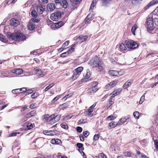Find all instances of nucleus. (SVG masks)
<instances>
[{"instance_id":"1","label":"nucleus","mask_w":158,"mask_h":158,"mask_svg":"<svg viewBox=\"0 0 158 158\" xmlns=\"http://www.w3.org/2000/svg\"><path fill=\"white\" fill-rule=\"evenodd\" d=\"M8 37L10 40H14L16 41H23L26 40V36L22 33L17 32L9 35Z\"/></svg>"},{"instance_id":"2","label":"nucleus","mask_w":158,"mask_h":158,"mask_svg":"<svg viewBox=\"0 0 158 158\" xmlns=\"http://www.w3.org/2000/svg\"><path fill=\"white\" fill-rule=\"evenodd\" d=\"M155 16V15L153 13L149 15V31H152L154 28V22L156 25L158 26V19L154 18L153 21V17Z\"/></svg>"},{"instance_id":"3","label":"nucleus","mask_w":158,"mask_h":158,"mask_svg":"<svg viewBox=\"0 0 158 158\" xmlns=\"http://www.w3.org/2000/svg\"><path fill=\"white\" fill-rule=\"evenodd\" d=\"M83 69V67H78L75 69L73 71V74L71 78L72 80H75L78 78Z\"/></svg>"},{"instance_id":"4","label":"nucleus","mask_w":158,"mask_h":158,"mask_svg":"<svg viewBox=\"0 0 158 158\" xmlns=\"http://www.w3.org/2000/svg\"><path fill=\"white\" fill-rule=\"evenodd\" d=\"M127 47L131 49H135L138 47V44L132 40H126L125 42Z\"/></svg>"},{"instance_id":"5","label":"nucleus","mask_w":158,"mask_h":158,"mask_svg":"<svg viewBox=\"0 0 158 158\" xmlns=\"http://www.w3.org/2000/svg\"><path fill=\"white\" fill-rule=\"evenodd\" d=\"M63 13H62L60 11H57L52 13L51 15V19L54 21H57L61 19L62 15Z\"/></svg>"},{"instance_id":"6","label":"nucleus","mask_w":158,"mask_h":158,"mask_svg":"<svg viewBox=\"0 0 158 158\" xmlns=\"http://www.w3.org/2000/svg\"><path fill=\"white\" fill-rule=\"evenodd\" d=\"M60 119V116L55 114H52L49 116L47 120L48 122L52 121V122L54 123L58 121Z\"/></svg>"},{"instance_id":"7","label":"nucleus","mask_w":158,"mask_h":158,"mask_svg":"<svg viewBox=\"0 0 158 158\" xmlns=\"http://www.w3.org/2000/svg\"><path fill=\"white\" fill-rule=\"evenodd\" d=\"M100 60H101L97 56H96L90 60V63L93 68H95Z\"/></svg>"},{"instance_id":"8","label":"nucleus","mask_w":158,"mask_h":158,"mask_svg":"<svg viewBox=\"0 0 158 158\" xmlns=\"http://www.w3.org/2000/svg\"><path fill=\"white\" fill-rule=\"evenodd\" d=\"M37 10L39 14H42L45 10V7L44 5H39L37 7Z\"/></svg>"},{"instance_id":"9","label":"nucleus","mask_w":158,"mask_h":158,"mask_svg":"<svg viewBox=\"0 0 158 158\" xmlns=\"http://www.w3.org/2000/svg\"><path fill=\"white\" fill-rule=\"evenodd\" d=\"M88 38L87 36H80L74 40L77 41V43H81L85 40Z\"/></svg>"},{"instance_id":"10","label":"nucleus","mask_w":158,"mask_h":158,"mask_svg":"<svg viewBox=\"0 0 158 158\" xmlns=\"http://www.w3.org/2000/svg\"><path fill=\"white\" fill-rule=\"evenodd\" d=\"M36 114V111L35 110H33L31 111L30 113L27 114V116L23 118V122H25L27 121L28 118H31L34 116Z\"/></svg>"},{"instance_id":"11","label":"nucleus","mask_w":158,"mask_h":158,"mask_svg":"<svg viewBox=\"0 0 158 158\" xmlns=\"http://www.w3.org/2000/svg\"><path fill=\"white\" fill-rule=\"evenodd\" d=\"M10 24L11 26L16 27L19 25V21L14 18H12L10 20Z\"/></svg>"},{"instance_id":"12","label":"nucleus","mask_w":158,"mask_h":158,"mask_svg":"<svg viewBox=\"0 0 158 158\" xmlns=\"http://www.w3.org/2000/svg\"><path fill=\"white\" fill-rule=\"evenodd\" d=\"M103 62L101 60L98 63L96 68H97L96 69L98 71H101L103 69Z\"/></svg>"},{"instance_id":"13","label":"nucleus","mask_w":158,"mask_h":158,"mask_svg":"<svg viewBox=\"0 0 158 158\" xmlns=\"http://www.w3.org/2000/svg\"><path fill=\"white\" fill-rule=\"evenodd\" d=\"M47 7L48 11L51 12L55 9L56 6L54 4L50 3L48 4Z\"/></svg>"},{"instance_id":"14","label":"nucleus","mask_w":158,"mask_h":158,"mask_svg":"<svg viewBox=\"0 0 158 158\" xmlns=\"http://www.w3.org/2000/svg\"><path fill=\"white\" fill-rule=\"evenodd\" d=\"M128 118H126V117H123L121 118H120L118 122L117 123V124L118 126L120 125H122L123 123H125L126 120Z\"/></svg>"},{"instance_id":"15","label":"nucleus","mask_w":158,"mask_h":158,"mask_svg":"<svg viewBox=\"0 0 158 158\" xmlns=\"http://www.w3.org/2000/svg\"><path fill=\"white\" fill-rule=\"evenodd\" d=\"M12 72L13 73H15L16 74L20 75L23 73V70L21 69H16L13 70Z\"/></svg>"},{"instance_id":"16","label":"nucleus","mask_w":158,"mask_h":158,"mask_svg":"<svg viewBox=\"0 0 158 158\" xmlns=\"http://www.w3.org/2000/svg\"><path fill=\"white\" fill-rule=\"evenodd\" d=\"M117 83V82L116 81H113L109 83L106 87H107L109 89L115 86Z\"/></svg>"},{"instance_id":"17","label":"nucleus","mask_w":158,"mask_h":158,"mask_svg":"<svg viewBox=\"0 0 158 158\" xmlns=\"http://www.w3.org/2000/svg\"><path fill=\"white\" fill-rule=\"evenodd\" d=\"M122 91V89L121 88H119L118 89L114 90L111 93L112 94V96H116L119 94L121 91Z\"/></svg>"},{"instance_id":"18","label":"nucleus","mask_w":158,"mask_h":158,"mask_svg":"<svg viewBox=\"0 0 158 158\" xmlns=\"http://www.w3.org/2000/svg\"><path fill=\"white\" fill-rule=\"evenodd\" d=\"M28 29L30 30H33L35 28V25L33 22H30L28 26Z\"/></svg>"},{"instance_id":"19","label":"nucleus","mask_w":158,"mask_h":158,"mask_svg":"<svg viewBox=\"0 0 158 158\" xmlns=\"http://www.w3.org/2000/svg\"><path fill=\"white\" fill-rule=\"evenodd\" d=\"M34 70L36 72V74L38 76H44V74L42 72L41 69H40L38 68H34Z\"/></svg>"},{"instance_id":"20","label":"nucleus","mask_w":158,"mask_h":158,"mask_svg":"<svg viewBox=\"0 0 158 158\" xmlns=\"http://www.w3.org/2000/svg\"><path fill=\"white\" fill-rule=\"evenodd\" d=\"M93 17V15L89 14L85 19V23H88L90 21L92 20Z\"/></svg>"},{"instance_id":"21","label":"nucleus","mask_w":158,"mask_h":158,"mask_svg":"<svg viewBox=\"0 0 158 158\" xmlns=\"http://www.w3.org/2000/svg\"><path fill=\"white\" fill-rule=\"evenodd\" d=\"M109 74L113 76H118V71L115 70H110L109 71Z\"/></svg>"},{"instance_id":"22","label":"nucleus","mask_w":158,"mask_h":158,"mask_svg":"<svg viewBox=\"0 0 158 158\" xmlns=\"http://www.w3.org/2000/svg\"><path fill=\"white\" fill-rule=\"evenodd\" d=\"M71 2L72 5L75 7L79 3V0H71Z\"/></svg>"},{"instance_id":"23","label":"nucleus","mask_w":158,"mask_h":158,"mask_svg":"<svg viewBox=\"0 0 158 158\" xmlns=\"http://www.w3.org/2000/svg\"><path fill=\"white\" fill-rule=\"evenodd\" d=\"M118 126L117 124V123L116 122H111L109 124V127H110V129L116 127V126Z\"/></svg>"},{"instance_id":"24","label":"nucleus","mask_w":158,"mask_h":158,"mask_svg":"<svg viewBox=\"0 0 158 158\" xmlns=\"http://www.w3.org/2000/svg\"><path fill=\"white\" fill-rule=\"evenodd\" d=\"M69 106V105L66 103H64L60 106L59 108L60 109L64 110Z\"/></svg>"},{"instance_id":"25","label":"nucleus","mask_w":158,"mask_h":158,"mask_svg":"<svg viewBox=\"0 0 158 158\" xmlns=\"http://www.w3.org/2000/svg\"><path fill=\"white\" fill-rule=\"evenodd\" d=\"M158 3V0H153L149 3V7Z\"/></svg>"},{"instance_id":"26","label":"nucleus","mask_w":158,"mask_h":158,"mask_svg":"<svg viewBox=\"0 0 158 158\" xmlns=\"http://www.w3.org/2000/svg\"><path fill=\"white\" fill-rule=\"evenodd\" d=\"M119 48L121 51H125L127 49L125 45L123 44H120L119 45Z\"/></svg>"},{"instance_id":"27","label":"nucleus","mask_w":158,"mask_h":158,"mask_svg":"<svg viewBox=\"0 0 158 158\" xmlns=\"http://www.w3.org/2000/svg\"><path fill=\"white\" fill-rule=\"evenodd\" d=\"M93 83L94 84L95 83V85L92 87L93 91V93H94L98 90V86H97V85L98 84V83L97 82H93Z\"/></svg>"},{"instance_id":"28","label":"nucleus","mask_w":158,"mask_h":158,"mask_svg":"<svg viewBox=\"0 0 158 158\" xmlns=\"http://www.w3.org/2000/svg\"><path fill=\"white\" fill-rule=\"evenodd\" d=\"M138 27V26L136 24H135L133 27H132V28L131 29V31L132 32V33L134 35H135V31L137 29V28Z\"/></svg>"},{"instance_id":"29","label":"nucleus","mask_w":158,"mask_h":158,"mask_svg":"<svg viewBox=\"0 0 158 158\" xmlns=\"http://www.w3.org/2000/svg\"><path fill=\"white\" fill-rule=\"evenodd\" d=\"M75 44H73L72 45L71 47L67 51V52L69 54L71 53L74 50V47L75 46Z\"/></svg>"},{"instance_id":"30","label":"nucleus","mask_w":158,"mask_h":158,"mask_svg":"<svg viewBox=\"0 0 158 158\" xmlns=\"http://www.w3.org/2000/svg\"><path fill=\"white\" fill-rule=\"evenodd\" d=\"M34 124H33L27 122V127L28 130H30L32 129L33 127Z\"/></svg>"},{"instance_id":"31","label":"nucleus","mask_w":158,"mask_h":158,"mask_svg":"<svg viewBox=\"0 0 158 158\" xmlns=\"http://www.w3.org/2000/svg\"><path fill=\"white\" fill-rule=\"evenodd\" d=\"M31 15L33 17L35 18H37V14L36 11L34 10H31Z\"/></svg>"},{"instance_id":"32","label":"nucleus","mask_w":158,"mask_h":158,"mask_svg":"<svg viewBox=\"0 0 158 158\" xmlns=\"http://www.w3.org/2000/svg\"><path fill=\"white\" fill-rule=\"evenodd\" d=\"M131 84V82H126L123 86V87L124 89H127L128 87L130 86Z\"/></svg>"},{"instance_id":"33","label":"nucleus","mask_w":158,"mask_h":158,"mask_svg":"<svg viewBox=\"0 0 158 158\" xmlns=\"http://www.w3.org/2000/svg\"><path fill=\"white\" fill-rule=\"evenodd\" d=\"M90 76V71L89 69L86 70V72L85 76V78L86 79H88Z\"/></svg>"},{"instance_id":"34","label":"nucleus","mask_w":158,"mask_h":158,"mask_svg":"<svg viewBox=\"0 0 158 158\" xmlns=\"http://www.w3.org/2000/svg\"><path fill=\"white\" fill-rule=\"evenodd\" d=\"M134 117L136 119H138L139 118V113L138 111L135 112L133 114Z\"/></svg>"},{"instance_id":"35","label":"nucleus","mask_w":158,"mask_h":158,"mask_svg":"<svg viewBox=\"0 0 158 158\" xmlns=\"http://www.w3.org/2000/svg\"><path fill=\"white\" fill-rule=\"evenodd\" d=\"M52 131H48L47 130H45L43 131V133L46 135H53V134L52 133Z\"/></svg>"},{"instance_id":"36","label":"nucleus","mask_w":158,"mask_h":158,"mask_svg":"<svg viewBox=\"0 0 158 158\" xmlns=\"http://www.w3.org/2000/svg\"><path fill=\"white\" fill-rule=\"evenodd\" d=\"M54 85V83L51 84L50 85H49L48 86H47L45 88V89L44 90V91L45 92H46L48 89H50L51 88H52V87H53Z\"/></svg>"},{"instance_id":"37","label":"nucleus","mask_w":158,"mask_h":158,"mask_svg":"<svg viewBox=\"0 0 158 158\" xmlns=\"http://www.w3.org/2000/svg\"><path fill=\"white\" fill-rule=\"evenodd\" d=\"M60 126L62 128L66 130L68 129V126L66 123H63L61 124Z\"/></svg>"},{"instance_id":"38","label":"nucleus","mask_w":158,"mask_h":158,"mask_svg":"<svg viewBox=\"0 0 158 158\" xmlns=\"http://www.w3.org/2000/svg\"><path fill=\"white\" fill-rule=\"evenodd\" d=\"M116 117L114 116H113L112 115H110L107 118V119L108 120H112L115 119L116 118Z\"/></svg>"},{"instance_id":"39","label":"nucleus","mask_w":158,"mask_h":158,"mask_svg":"<svg viewBox=\"0 0 158 158\" xmlns=\"http://www.w3.org/2000/svg\"><path fill=\"white\" fill-rule=\"evenodd\" d=\"M63 3V6L64 8H66L67 6L68 3L66 2V0H62Z\"/></svg>"},{"instance_id":"40","label":"nucleus","mask_w":158,"mask_h":158,"mask_svg":"<svg viewBox=\"0 0 158 158\" xmlns=\"http://www.w3.org/2000/svg\"><path fill=\"white\" fill-rule=\"evenodd\" d=\"M96 106V104L95 105H93L91 106L89 108L88 110V111L89 113H91L93 111V109Z\"/></svg>"},{"instance_id":"41","label":"nucleus","mask_w":158,"mask_h":158,"mask_svg":"<svg viewBox=\"0 0 158 158\" xmlns=\"http://www.w3.org/2000/svg\"><path fill=\"white\" fill-rule=\"evenodd\" d=\"M0 40L4 42H5L6 41L5 37L2 34H0Z\"/></svg>"},{"instance_id":"42","label":"nucleus","mask_w":158,"mask_h":158,"mask_svg":"<svg viewBox=\"0 0 158 158\" xmlns=\"http://www.w3.org/2000/svg\"><path fill=\"white\" fill-rule=\"evenodd\" d=\"M60 98V95H57L51 101V103H53L57 101Z\"/></svg>"},{"instance_id":"43","label":"nucleus","mask_w":158,"mask_h":158,"mask_svg":"<svg viewBox=\"0 0 158 158\" xmlns=\"http://www.w3.org/2000/svg\"><path fill=\"white\" fill-rule=\"evenodd\" d=\"M154 142L156 149L158 150V140L157 139L155 140Z\"/></svg>"},{"instance_id":"44","label":"nucleus","mask_w":158,"mask_h":158,"mask_svg":"<svg viewBox=\"0 0 158 158\" xmlns=\"http://www.w3.org/2000/svg\"><path fill=\"white\" fill-rule=\"evenodd\" d=\"M73 95V93H70L67 95L64 96L63 98V99L64 100H66L68 98L70 97H71L72 95Z\"/></svg>"},{"instance_id":"45","label":"nucleus","mask_w":158,"mask_h":158,"mask_svg":"<svg viewBox=\"0 0 158 158\" xmlns=\"http://www.w3.org/2000/svg\"><path fill=\"white\" fill-rule=\"evenodd\" d=\"M145 94H143L140 98V101H139V104H142V103L143 102V101H144V95Z\"/></svg>"},{"instance_id":"46","label":"nucleus","mask_w":158,"mask_h":158,"mask_svg":"<svg viewBox=\"0 0 158 158\" xmlns=\"http://www.w3.org/2000/svg\"><path fill=\"white\" fill-rule=\"evenodd\" d=\"M99 136L98 134H95L93 138V140L94 141L97 140L99 139Z\"/></svg>"},{"instance_id":"47","label":"nucleus","mask_w":158,"mask_h":158,"mask_svg":"<svg viewBox=\"0 0 158 158\" xmlns=\"http://www.w3.org/2000/svg\"><path fill=\"white\" fill-rule=\"evenodd\" d=\"M31 21H32V22H36L38 23L40 21V19H36V18H32L31 19Z\"/></svg>"},{"instance_id":"48","label":"nucleus","mask_w":158,"mask_h":158,"mask_svg":"<svg viewBox=\"0 0 158 158\" xmlns=\"http://www.w3.org/2000/svg\"><path fill=\"white\" fill-rule=\"evenodd\" d=\"M38 95V94L37 93H34L31 95V97L32 98H36Z\"/></svg>"},{"instance_id":"49","label":"nucleus","mask_w":158,"mask_h":158,"mask_svg":"<svg viewBox=\"0 0 158 158\" xmlns=\"http://www.w3.org/2000/svg\"><path fill=\"white\" fill-rule=\"evenodd\" d=\"M48 2V0H39V2L43 4L47 3Z\"/></svg>"},{"instance_id":"50","label":"nucleus","mask_w":158,"mask_h":158,"mask_svg":"<svg viewBox=\"0 0 158 158\" xmlns=\"http://www.w3.org/2000/svg\"><path fill=\"white\" fill-rule=\"evenodd\" d=\"M89 133L88 131H84L83 134L85 137H87L89 135Z\"/></svg>"},{"instance_id":"51","label":"nucleus","mask_w":158,"mask_h":158,"mask_svg":"<svg viewBox=\"0 0 158 158\" xmlns=\"http://www.w3.org/2000/svg\"><path fill=\"white\" fill-rule=\"evenodd\" d=\"M11 0H6L4 2V4H6L5 6H6V5H9L10 3H11Z\"/></svg>"},{"instance_id":"52","label":"nucleus","mask_w":158,"mask_h":158,"mask_svg":"<svg viewBox=\"0 0 158 158\" xmlns=\"http://www.w3.org/2000/svg\"><path fill=\"white\" fill-rule=\"evenodd\" d=\"M124 156L126 157H129L131 156V154L130 152L127 151L124 153Z\"/></svg>"},{"instance_id":"53","label":"nucleus","mask_w":158,"mask_h":158,"mask_svg":"<svg viewBox=\"0 0 158 158\" xmlns=\"http://www.w3.org/2000/svg\"><path fill=\"white\" fill-rule=\"evenodd\" d=\"M19 89H16L14 90H12V92L13 94H17L18 93L19 94L20 93V92L19 91Z\"/></svg>"},{"instance_id":"54","label":"nucleus","mask_w":158,"mask_h":158,"mask_svg":"<svg viewBox=\"0 0 158 158\" xmlns=\"http://www.w3.org/2000/svg\"><path fill=\"white\" fill-rule=\"evenodd\" d=\"M114 96H111V97L110 99L109 102V105H111L113 103V101L112 100V98H114Z\"/></svg>"},{"instance_id":"55","label":"nucleus","mask_w":158,"mask_h":158,"mask_svg":"<svg viewBox=\"0 0 158 158\" xmlns=\"http://www.w3.org/2000/svg\"><path fill=\"white\" fill-rule=\"evenodd\" d=\"M49 115L48 114L44 115L43 116V119L45 120L47 122V120L48 119V118Z\"/></svg>"},{"instance_id":"56","label":"nucleus","mask_w":158,"mask_h":158,"mask_svg":"<svg viewBox=\"0 0 158 158\" xmlns=\"http://www.w3.org/2000/svg\"><path fill=\"white\" fill-rule=\"evenodd\" d=\"M56 5L61 4L62 0H54Z\"/></svg>"},{"instance_id":"57","label":"nucleus","mask_w":158,"mask_h":158,"mask_svg":"<svg viewBox=\"0 0 158 158\" xmlns=\"http://www.w3.org/2000/svg\"><path fill=\"white\" fill-rule=\"evenodd\" d=\"M33 92V90L32 89H29L27 90L26 93L28 94H31Z\"/></svg>"},{"instance_id":"58","label":"nucleus","mask_w":158,"mask_h":158,"mask_svg":"<svg viewBox=\"0 0 158 158\" xmlns=\"http://www.w3.org/2000/svg\"><path fill=\"white\" fill-rule=\"evenodd\" d=\"M77 130L79 132H81L82 131V128L80 127H77Z\"/></svg>"},{"instance_id":"59","label":"nucleus","mask_w":158,"mask_h":158,"mask_svg":"<svg viewBox=\"0 0 158 158\" xmlns=\"http://www.w3.org/2000/svg\"><path fill=\"white\" fill-rule=\"evenodd\" d=\"M69 41H66L63 44V47H65L68 46L69 44Z\"/></svg>"},{"instance_id":"60","label":"nucleus","mask_w":158,"mask_h":158,"mask_svg":"<svg viewBox=\"0 0 158 158\" xmlns=\"http://www.w3.org/2000/svg\"><path fill=\"white\" fill-rule=\"evenodd\" d=\"M56 141L55 142L56 143V144H59L61 143V142L60 139H55Z\"/></svg>"},{"instance_id":"61","label":"nucleus","mask_w":158,"mask_h":158,"mask_svg":"<svg viewBox=\"0 0 158 158\" xmlns=\"http://www.w3.org/2000/svg\"><path fill=\"white\" fill-rule=\"evenodd\" d=\"M60 23H55L56 29L62 26V25H60Z\"/></svg>"},{"instance_id":"62","label":"nucleus","mask_w":158,"mask_h":158,"mask_svg":"<svg viewBox=\"0 0 158 158\" xmlns=\"http://www.w3.org/2000/svg\"><path fill=\"white\" fill-rule=\"evenodd\" d=\"M28 106H25L24 107L21 108V112L27 109Z\"/></svg>"},{"instance_id":"63","label":"nucleus","mask_w":158,"mask_h":158,"mask_svg":"<svg viewBox=\"0 0 158 158\" xmlns=\"http://www.w3.org/2000/svg\"><path fill=\"white\" fill-rule=\"evenodd\" d=\"M83 144L80 143H77V146L79 148H81L83 147Z\"/></svg>"},{"instance_id":"64","label":"nucleus","mask_w":158,"mask_h":158,"mask_svg":"<svg viewBox=\"0 0 158 158\" xmlns=\"http://www.w3.org/2000/svg\"><path fill=\"white\" fill-rule=\"evenodd\" d=\"M58 158H68L67 156H63L61 155H58L57 156Z\"/></svg>"}]
</instances>
